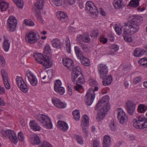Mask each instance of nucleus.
Here are the masks:
<instances>
[{
  "instance_id": "nucleus-55",
  "label": "nucleus",
  "mask_w": 147,
  "mask_h": 147,
  "mask_svg": "<svg viewBox=\"0 0 147 147\" xmlns=\"http://www.w3.org/2000/svg\"><path fill=\"white\" fill-rule=\"evenodd\" d=\"M142 78L141 77L139 76L135 78L133 82L134 84H136L141 81Z\"/></svg>"
},
{
  "instance_id": "nucleus-11",
  "label": "nucleus",
  "mask_w": 147,
  "mask_h": 147,
  "mask_svg": "<svg viewBox=\"0 0 147 147\" xmlns=\"http://www.w3.org/2000/svg\"><path fill=\"white\" fill-rule=\"evenodd\" d=\"M16 82L18 87L24 93H27L28 90L27 86L25 83L22 78L19 76L16 77Z\"/></svg>"
},
{
  "instance_id": "nucleus-49",
  "label": "nucleus",
  "mask_w": 147,
  "mask_h": 147,
  "mask_svg": "<svg viewBox=\"0 0 147 147\" xmlns=\"http://www.w3.org/2000/svg\"><path fill=\"white\" fill-rule=\"evenodd\" d=\"M109 48L111 50H113L115 51H117L119 49V46L116 44H112L111 45Z\"/></svg>"
},
{
  "instance_id": "nucleus-52",
  "label": "nucleus",
  "mask_w": 147,
  "mask_h": 147,
  "mask_svg": "<svg viewBox=\"0 0 147 147\" xmlns=\"http://www.w3.org/2000/svg\"><path fill=\"white\" fill-rule=\"evenodd\" d=\"M62 83L61 81L60 80H57L56 81V83L55 84L54 88H59L61 87V85Z\"/></svg>"
},
{
  "instance_id": "nucleus-51",
  "label": "nucleus",
  "mask_w": 147,
  "mask_h": 147,
  "mask_svg": "<svg viewBox=\"0 0 147 147\" xmlns=\"http://www.w3.org/2000/svg\"><path fill=\"white\" fill-rule=\"evenodd\" d=\"M1 73L2 77L3 80H4V79H8L7 73L4 69H1Z\"/></svg>"
},
{
  "instance_id": "nucleus-29",
  "label": "nucleus",
  "mask_w": 147,
  "mask_h": 147,
  "mask_svg": "<svg viewBox=\"0 0 147 147\" xmlns=\"http://www.w3.org/2000/svg\"><path fill=\"white\" fill-rule=\"evenodd\" d=\"M75 53L77 58L79 59H81L83 57V54L80 48L77 46L74 47Z\"/></svg>"
},
{
  "instance_id": "nucleus-56",
  "label": "nucleus",
  "mask_w": 147,
  "mask_h": 147,
  "mask_svg": "<svg viewBox=\"0 0 147 147\" xmlns=\"http://www.w3.org/2000/svg\"><path fill=\"white\" fill-rule=\"evenodd\" d=\"M105 79L106 81V83L109 85L112 81V79L111 75H109L108 76H107Z\"/></svg>"
},
{
  "instance_id": "nucleus-6",
  "label": "nucleus",
  "mask_w": 147,
  "mask_h": 147,
  "mask_svg": "<svg viewBox=\"0 0 147 147\" xmlns=\"http://www.w3.org/2000/svg\"><path fill=\"white\" fill-rule=\"evenodd\" d=\"M2 136L3 137H8L9 139L13 143L16 144L18 140L14 132L11 129L4 130L1 129L0 131Z\"/></svg>"
},
{
  "instance_id": "nucleus-22",
  "label": "nucleus",
  "mask_w": 147,
  "mask_h": 147,
  "mask_svg": "<svg viewBox=\"0 0 147 147\" xmlns=\"http://www.w3.org/2000/svg\"><path fill=\"white\" fill-rule=\"evenodd\" d=\"M30 128L34 131H39L40 129V127L34 121H31L29 123Z\"/></svg>"
},
{
  "instance_id": "nucleus-5",
  "label": "nucleus",
  "mask_w": 147,
  "mask_h": 147,
  "mask_svg": "<svg viewBox=\"0 0 147 147\" xmlns=\"http://www.w3.org/2000/svg\"><path fill=\"white\" fill-rule=\"evenodd\" d=\"M37 120L42 123L43 125L48 129L52 127V123L49 117L43 114H38L36 117Z\"/></svg>"
},
{
  "instance_id": "nucleus-12",
  "label": "nucleus",
  "mask_w": 147,
  "mask_h": 147,
  "mask_svg": "<svg viewBox=\"0 0 147 147\" xmlns=\"http://www.w3.org/2000/svg\"><path fill=\"white\" fill-rule=\"evenodd\" d=\"M17 23V21L14 17H9L7 20V25L11 32H13L16 30Z\"/></svg>"
},
{
  "instance_id": "nucleus-62",
  "label": "nucleus",
  "mask_w": 147,
  "mask_h": 147,
  "mask_svg": "<svg viewBox=\"0 0 147 147\" xmlns=\"http://www.w3.org/2000/svg\"><path fill=\"white\" fill-rule=\"evenodd\" d=\"M35 16L38 21L40 22L42 21V19L41 17V13L39 11L37 12L35 14Z\"/></svg>"
},
{
  "instance_id": "nucleus-40",
  "label": "nucleus",
  "mask_w": 147,
  "mask_h": 147,
  "mask_svg": "<svg viewBox=\"0 0 147 147\" xmlns=\"http://www.w3.org/2000/svg\"><path fill=\"white\" fill-rule=\"evenodd\" d=\"M66 47L67 52L69 53L71 52V44L69 38L67 37L66 39Z\"/></svg>"
},
{
  "instance_id": "nucleus-42",
  "label": "nucleus",
  "mask_w": 147,
  "mask_h": 147,
  "mask_svg": "<svg viewBox=\"0 0 147 147\" xmlns=\"http://www.w3.org/2000/svg\"><path fill=\"white\" fill-rule=\"evenodd\" d=\"M17 6L19 7L22 9L24 5L23 1L22 0H12Z\"/></svg>"
},
{
  "instance_id": "nucleus-15",
  "label": "nucleus",
  "mask_w": 147,
  "mask_h": 147,
  "mask_svg": "<svg viewBox=\"0 0 147 147\" xmlns=\"http://www.w3.org/2000/svg\"><path fill=\"white\" fill-rule=\"evenodd\" d=\"M109 106H108L107 109L99 108L98 109L100 111L96 116V119L97 121H100L103 119V118L105 117V114L109 110Z\"/></svg>"
},
{
  "instance_id": "nucleus-24",
  "label": "nucleus",
  "mask_w": 147,
  "mask_h": 147,
  "mask_svg": "<svg viewBox=\"0 0 147 147\" xmlns=\"http://www.w3.org/2000/svg\"><path fill=\"white\" fill-rule=\"evenodd\" d=\"M62 62L64 65L68 68L73 66L74 65L73 61L68 58H63Z\"/></svg>"
},
{
  "instance_id": "nucleus-26",
  "label": "nucleus",
  "mask_w": 147,
  "mask_h": 147,
  "mask_svg": "<svg viewBox=\"0 0 147 147\" xmlns=\"http://www.w3.org/2000/svg\"><path fill=\"white\" fill-rule=\"evenodd\" d=\"M46 0H37L36 3H34V6L39 11L42 9L43 5Z\"/></svg>"
},
{
  "instance_id": "nucleus-21",
  "label": "nucleus",
  "mask_w": 147,
  "mask_h": 147,
  "mask_svg": "<svg viewBox=\"0 0 147 147\" xmlns=\"http://www.w3.org/2000/svg\"><path fill=\"white\" fill-rule=\"evenodd\" d=\"M113 5L114 7L117 9H121L124 6L122 0H114Z\"/></svg>"
},
{
  "instance_id": "nucleus-59",
  "label": "nucleus",
  "mask_w": 147,
  "mask_h": 147,
  "mask_svg": "<svg viewBox=\"0 0 147 147\" xmlns=\"http://www.w3.org/2000/svg\"><path fill=\"white\" fill-rule=\"evenodd\" d=\"M51 78V77H50L49 76L47 75V77H45L43 78H42V82L44 83H47Z\"/></svg>"
},
{
  "instance_id": "nucleus-53",
  "label": "nucleus",
  "mask_w": 147,
  "mask_h": 147,
  "mask_svg": "<svg viewBox=\"0 0 147 147\" xmlns=\"http://www.w3.org/2000/svg\"><path fill=\"white\" fill-rule=\"evenodd\" d=\"M76 139L78 142L81 145L83 144V140L82 137L80 136L77 135L76 136Z\"/></svg>"
},
{
  "instance_id": "nucleus-41",
  "label": "nucleus",
  "mask_w": 147,
  "mask_h": 147,
  "mask_svg": "<svg viewBox=\"0 0 147 147\" xmlns=\"http://www.w3.org/2000/svg\"><path fill=\"white\" fill-rule=\"evenodd\" d=\"M139 63L144 67H147V57L142 58L138 61Z\"/></svg>"
},
{
  "instance_id": "nucleus-35",
  "label": "nucleus",
  "mask_w": 147,
  "mask_h": 147,
  "mask_svg": "<svg viewBox=\"0 0 147 147\" xmlns=\"http://www.w3.org/2000/svg\"><path fill=\"white\" fill-rule=\"evenodd\" d=\"M147 109V106L143 104H140L138 106L137 110L138 112L142 113L144 112Z\"/></svg>"
},
{
  "instance_id": "nucleus-64",
  "label": "nucleus",
  "mask_w": 147,
  "mask_h": 147,
  "mask_svg": "<svg viewBox=\"0 0 147 147\" xmlns=\"http://www.w3.org/2000/svg\"><path fill=\"white\" fill-rule=\"evenodd\" d=\"M25 23L26 25L29 26H32L34 25V23L32 21H28L26 20H25Z\"/></svg>"
},
{
  "instance_id": "nucleus-50",
  "label": "nucleus",
  "mask_w": 147,
  "mask_h": 147,
  "mask_svg": "<svg viewBox=\"0 0 147 147\" xmlns=\"http://www.w3.org/2000/svg\"><path fill=\"white\" fill-rule=\"evenodd\" d=\"M3 80L5 88L7 90L9 89L10 88V86L8 80V79H4Z\"/></svg>"
},
{
  "instance_id": "nucleus-23",
  "label": "nucleus",
  "mask_w": 147,
  "mask_h": 147,
  "mask_svg": "<svg viewBox=\"0 0 147 147\" xmlns=\"http://www.w3.org/2000/svg\"><path fill=\"white\" fill-rule=\"evenodd\" d=\"M123 33V37L125 40L128 42H131L133 40L132 36H131L132 34H130L126 30H124Z\"/></svg>"
},
{
  "instance_id": "nucleus-44",
  "label": "nucleus",
  "mask_w": 147,
  "mask_h": 147,
  "mask_svg": "<svg viewBox=\"0 0 147 147\" xmlns=\"http://www.w3.org/2000/svg\"><path fill=\"white\" fill-rule=\"evenodd\" d=\"M44 52L47 54H49L51 52V49L48 44L46 45L44 48Z\"/></svg>"
},
{
  "instance_id": "nucleus-38",
  "label": "nucleus",
  "mask_w": 147,
  "mask_h": 147,
  "mask_svg": "<svg viewBox=\"0 0 147 147\" xmlns=\"http://www.w3.org/2000/svg\"><path fill=\"white\" fill-rule=\"evenodd\" d=\"M140 0H131L129 2V5L131 7H136L139 6V1Z\"/></svg>"
},
{
  "instance_id": "nucleus-54",
  "label": "nucleus",
  "mask_w": 147,
  "mask_h": 147,
  "mask_svg": "<svg viewBox=\"0 0 147 147\" xmlns=\"http://www.w3.org/2000/svg\"><path fill=\"white\" fill-rule=\"evenodd\" d=\"M40 147H53V146L47 142L44 141L41 143Z\"/></svg>"
},
{
  "instance_id": "nucleus-4",
  "label": "nucleus",
  "mask_w": 147,
  "mask_h": 147,
  "mask_svg": "<svg viewBox=\"0 0 147 147\" xmlns=\"http://www.w3.org/2000/svg\"><path fill=\"white\" fill-rule=\"evenodd\" d=\"M134 126L136 128L144 129L147 127V118L142 115H138L133 120Z\"/></svg>"
},
{
  "instance_id": "nucleus-8",
  "label": "nucleus",
  "mask_w": 147,
  "mask_h": 147,
  "mask_svg": "<svg viewBox=\"0 0 147 147\" xmlns=\"http://www.w3.org/2000/svg\"><path fill=\"white\" fill-rule=\"evenodd\" d=\"M95 94L92 88H90L87 91L85 97V101L86 104L90 105L94 99Z\"/></svg>"
},
{
  "instance_id": "nucleus-10",
  "label": "nucleus",
  "mask_w": 147,
  "mask_h": 147,
  "mask_svg": "<svg viewBox=\"0 0 147 147\" xmlns=\"http://www.w3.org/2000/svg\"><path fill=\"white\" fill-rule=\"evenodd\" d=\"M25 80L26 81L28 80L30 84L33 86H36L38 83L37 79L29 70H28L26 71Z\"/></svg>"
},
{
  "instance_id": "nucleus-39",
  "label": "nucleus",
  "mask_w": 147,
  "mask_h": 147,
  "mask_svg": "<svg viewBox=\"0 0 147 147\" xmlns=\"http://www.w3.org/2000/svg\"><path fill=\"white\" fill-rule=\"evenodd\" d=\"M109 126L110 129L112 131H115L116 129V125L113 119L111 121Z\"/></svg>"
},
{
  "instance_id": "nucleus-9",
  "label": "nucleus",
  "mask_w": 147,
  "mask_h": 147,
  "mask_svg": "<svg viewBox=\"0 0 147 147\" xmlns=\"http://www.w3.org/2000/svg\"><path fill=\"white\" fill-rule=\"evenodd\" d=\"M98 71L100 77L102 80L105 79L108 72L107 67L106 65L100 63L98 65Z\"/></svg>"
},
{
  "instance_id": "nucleus-31",
  "label": "nucleus",
  "mask_w": 147,
  "mask_h": 147,
  "mask_svg": "<svg viewBox=\"0 0 147 147\" xmlns=\"http://www.w3.org/2000/svg\"><path fill=\"white\" fill-rule=\"evenodd\" d=\"M88 117L86 115H84L82 117L81 125L82 126H86L89 124Z\"/></svg>"
},
{
  "instance_id": "nucleus-27",
  "label": "nucleus",
  "mask_w": 147,
  "mask_h": 147,
  "mask_svg": "<svg viewBox=\"0 0 147 147\" xmlns=\"http://www.w3.org/2000/svg\"><path fill=\"white\" fill-rule=\"evenodd\" d=\"M57 125L59 127L64 131H66L69 128L66 122L63 121H58Z\"/></svg>"
},
{
  "instance_id": "nucleus-48",
  "label": "nucleus",
  "mask_w": 147,
  "mask_h": 147,
  "mask_svg": "<svg viewBox=\"0 0 147 147\" xmlns=\"http://www.w3.org/2000/svg\"><path fill=\"white\" fill-rule=\"evenodd\" d=\"M116 33L119 35H120L122 32V29L121 28H120L118 27L117 24L115 25V26L114 27Z\"/></svg>"
},
{
  "instance_id": "nucleus-45",
  "label": "nucleus",
  "mask_w": 147,
  "mask_h": 147,
  "mask_svg": "<svg viewBox=\"0 0 147 147\" xmlns=\"http://www.w3.org/2000/svg\"><path fill=\"white\" fill-rule=\"evenodd\" d=\"M80 46L82 48V49L86 52L88 51V48L87 46L85 44H83L82 43H79Z\"/></svg>"
},
{
  "instance_id": "nucleus-18",
  "label": "nucleus",
  "mask_w": 147,
  "mask_h": 147,
  "mask_svg": "<svg viewBox=\"0 0 147 147\" xmlns=\"http://www.w3.org/2000/svg\"><path fill=\"white\" fill-rule=\"evenodd\" d=\"M81 70L80 67L78 66H77L76 67L74 68L73 69L71 80L72 82L74 83L76 82L75 80L81 74L80 72Z\"/></svg>"
},
{
  "instance_id": "nucleus-19",
  "label": "nucleus",
  "mask_w": 147,
  "mask_h": 147,
  "mask_svg": "<svg viewBox=\"0 0 147 147\" xmlns=\"http://www.w3.org/2000/svg\"><path fill=\"white\" fill-rule=\"evenodd\" d=\"M119 69L121 72L120 75L121 76H123L129 71L130 67L128 65H122L119 67Z\"/></svg>"
},
{
  "instance_id": "nucleus-43",
  "label": "nucleus",
  "mask_w": 147,
  "mask_h": 147,
  "mask_svg": "<svg viewBox=\"0 0 147 147\" xmlns=\"http://www.w3.org/2000/svg\"><path fill=\"white\" fill-rule=\"evenodd\" d=\"M55 91L58 94L62 95L64 94L65 92L64 88L63 87H60L57 89H54Z\"/></svg>"
},
{
  "instance_id": "nucleus-34",
  "label": "nucleus",
  "mask_w": 147,
  "mask_h": 147,
  "mask_svg": "<svg viewBox=\"0 0 147 147\" xmlns=\"http://www.w3.org/2000/svg\"><path fill=\"white\" fill-rule=\"evenodd\" d=\"M81 60L82 63L84 65L86 66H88L90 64V60L89 59L86 58L84 56L82 59H80Z\"/></svg>"
},
{
  "instance_id": "nucleus-63",
  "label": "nucleus",
  "mask_w": 147,
  "mask_h": 147,
  "mask_svg": "<svg viewBox=\"0 0 147 147\" xmlns=\"http://www.w3.org/2000/svg\"><path fill=\"white\" fill-rule=\"evenodd\" d=\"M47 75H48L47 73L45 71H42L40 73V76L41 79L43 78L44 77H47Z\"/></svg>"
},
{
  "instance_id": "nucleus-3",
  "label": "nucleus",
  "mask_w": 147,
  "mask_h": 147,
  "mask_svg": "<svg viewBox=\"0 0 147 147\" xmlns=\"http://www.w3.org/2000/svg\"><path fill=\"white\" fill-rule=\"evenodd\" d=\"M86 9L87 11L90 12V14L97 16L99 12L103 16H105L106 13L102 8H100L98 11L94 4L91 1H88L86 4Z\"/></svg>"
},
{
  "instance_id": "nucleus-13",
  "label": "nucleus",
  "mask_w": 147,
  "mask_h": 147,
  "mask_svg": "<svg viewBox=\"0 0 147 147\" xmlns=\"http://www.w3.org/2000/svg\"><path fill=\"white\" fill-rule=\"evenodd\" d=\"M118 119L119 120V122L121 124L126 123L128 120V117L126 114L124 112L123 109L120 108L118 109Z\"/></svg>"
},
{
  "instance_id": "nucleus-25",
  "label": "nucleus",
  "mask_w": 147,
  "mask_h": 147,
  "mask_svg": "<svg viewBox=\"0 0 147 147\" xmlns=\"http://www.w3.org/2000/svg\"><path fill=\"white\" fill-rule=\"evenodd\" d=\"M111 139L110 136L105 135L103 140V147H109L111 145Z\"/></svg>"
},
{
  "instance_id": "nucleus-17",
  "label": "nucleus",
  "mask_w": 147,
  "mask_h": 147,
  "mask_svg": "<svg viewBox=\"0 0 147 147\" xmlns=\"http://www.w3.org/2000/svg\"><path fill=\"white\" fill-rule=\"evenodd\" d=\"M56 15L59 21L61 22L66 23L69 20L68 17L64 12L58 11L57 12Z\"/></svg>"
},
{
  "instance_id": "nucleus-60",
  "label": "nucleus",
  "mask_w": 147,
  "mask_h": 147,
  "mask_svg": "<svg viewBox=\"0 0 147 147\" xmlns=\"http://www.w3.org/2000/svg\"><path fill=\"white\" fill-rule=\"evenodd\" d=\"M82 131L83 133L84 134V135L86 137H87L88 134V131L87 128L86 126H82Z\"/></svg>"
},
{
  "instance_id": "nucleus-2",
  "label": "nucleus",
  "mask_w": 147,
  "mask_h": 147,
  "mask_svg": "<svg viewBox=\"0 0 147 147\" xmlns=\"http://www.w3.org/2000/svg\"><path fill=\"white\" fill-rule=\"evenodd\" d=\"M35 60L38 63L42 64L45 69L51 67L52 65L51 59L47 55H43L41 53H36L34 55Z\"/></svg>"
},
{
  "instance_id": "nucleus-28",
  "label": "nucleus",
  "mask_w": 147,
  "mask_h": 147,
  "mask_svg": "<svg viewBox=\"0 0 147 147\" xmlns=\"http://www.w3.org/2000/svg\"><path fill=\"white\" fill-rule=\"evenodd\" d=\"M4 40L3 43V47L4 51L6 52H7L10 46V42L9 41L8 39L4 37Z\"/></svg>"
},
{
  "instance_id": "nucleus-33",
  "label": "nucleus",
  "mask_w": 147,
  "mask_h": 147,
  "mask_svg": "<svg viewBox=\"0 0 147 147\" xmlns=\"http://www.w3.org/2000/svg\"><path fill=\"white\" fill-rule=\"evenodd\" d=\"M52 45L54 47L59 48L60 47V41L59 39L56 38L53 39L52 41Z\"/></svg>"
},
{
  "instance_id": "nucleus-32",
  "label": "nucleus",
  "mask_w": 147,
  "mask_h": 147,
  "mask_svg": "<svg viewBox=\"0 0 147 147\" xmlns=\"http://www.w3.org/2000/svg\"><path fill=\"white\" fill-rule=\"evenodd\" d=\"M1 10V11H5L9 7V4L7 3L1 1L0 2Z\"/></svg>"
},
{
  "instance_id": "nucleus-47",
  "label": "nucleus",
  "mask_w": 147,
  "mask_h": 147,
  "mask_svg": "<svg viewBox=\"0 0 147 147\" xmlns=\"http://www.w3.org/2000/svg\"><path fill=\"white\" fill-rule=\"evenodd\" d=\"M18 137L19 140L21 142H23L24 141V136L21 131L19 132L18 134Z\"/></svg>"
},
{
  "instance_id": "nucleus-14",
  "label": "nucleus",
  "mask_w": 147,
  "mask_h": 147,
  "mask_svg": "<svg viewBox=\"0 0 147 147\" xmlns=\"http://www.w3.org/2000/svg\"><path fill=\"white\" fill-rule=\"evenodd\" d=\"M26 40L29 43L32 44L37 41V38L36 33L33 32H30L27 33L25 36Z\"/></svg>"
},
{
  "instance_id": "nucleus-7",
  "label": "nucleus",
  "mask_w": 147,
  "mask_h": 147,
  "mask_svg": "<svg viewBox=\"0 0 147 147\" xmlns=\"http://www.w3.org/2000/svg\"><path fill=\"white\" fill-rule=\"evenodd\" d=\"M109 98L107 95H106L103 97L102 99L99 101L96 105L95 109L96 110L100 108L103 109H107L108 106H109V109L110 108V105L109 103Z\"/></svg>"
},
{
  "instance_id": "nucleus-57",
  "label": "nucleus",
  "mask_w": 147,
  "mask_h": 147,
  "mask_svg": "<svg viewBox=\"0 0 147 147\" xmlns=\"http://www.w3.org/2000/svg\"><path fill=\"white\" fill-rule=\"evenodd\" d=\"M85 81L84 78L83 76L81 75V76L79 78L78 80L76 82L78 83H79L81 84H84L85 83Z\"/></svg>"
},
{
  "instance_id": "nucleus-16",
  "label": "nucleus",
  "mask_w": 147,
  "mask_h": 147,
  "mask_svg": "<svg viewBox=\"0 0 147 147\" xmlns=\"http://www.w3.org/2000/svg\"><path fill=\"white\" fill-rule=\"evenodd\" d=\"M135 104L132 101H130L126 102V109L130 115L133 114L135 110Z\"/></svg>"
},
{
  "instance_id": "nucleus-30",
  "label": "nucleus",
  "mask_w": 147,
  "mask_h": 147,
  "mask_svg": "<svg viewBox=\"0 0 147 147\" xmlns=\"http://www.w3.org/2000/svg\"><path fill=\"white\" fill-rule=\"evenodd\" d=\"M143 51V49L140 48H137L134 51V55L135 57H139L142 55H144Z\"/></svg>"
},
{
  "instance_id": "nucleus-1",
  "label": "nucleus",
  "mask_w": 147,
  "mask_h": 147,
  "mask_svg": "<svg viewBox=\"0 0 147 147\" xmlns=\"http://www.w3.org/2000/svg\"><path fill=\"white\" fill-rule=\"evenodd\" d=\"M131 19L128 21L127 23H125L123 26L124 30L130 34H133L138 31L139 26L143 20L142 17L139 16H132Z\"/></svg>"
},
{
  "instance_id": "nucleus-37",
  "label": "nucleus",
  "mask_w": 147,
  "mask_h": 147,
  "mask_svg": "<svg viewBox=\"0 0 147 147\" xmlns=\"http://www.w3.org/2000/svg\"><path fill=\"white\" fill-rule=\"evenodd\" d=\"M33 138V140L32 141V144L38 145L40 143V140L38 136L34 135Z\"/></svg>"
},
{
  "instance_id": "nucleus-36",
  "label": "nucleus",
  "mask_w": 147,
  "mask_h": 147,
  "mask_svg": "<svg viewBox=\"0 0 147 147\" xmlns=\"http://www.w3.org/2000/svg\"><path fill=\"white\" fill-rule=\"evenodd\" d=\"M72 114L74 116V119L76 121H78L80 118V112L78 110H76L73 111Z\"/></svg>"
},
{
  "instance_id": "nucleus-58",
  "label": "nucleus",
  "mask_w": 147,
  "mask_h": 147,
  "mask_svg": "<svg viewBox=\"0 0 147 147\" xmlns=\"http://www.w3.org/2000/svg\"><path fill=\"white\" fill-rule=\"evenodd\" d=\"M83 41L87 43H90V39L89 38V35H85L83 36Z\"/></svg>"
},
{
  "instance_id": "nucleus-20",
  "label": "nucleus",
  "mask_w": 147,
  "mask_h": 147,
  "mask_svg": "<svg viewBox=\"0 0 147 147\" xmlns=\"http://www.w3.org/2000/svg\"><path fill=\"white\" fill-rule=\"evenodd\" d=\"M52 102L53 105L58 108H64L65 107L64 104L57 98H53L52 99Z\"/></svg>"
},
{
  "instance_id": "nucleus-61",
  "label": "nucleus",
  "mask_w": 147,
  "mask_h": 147,
  "mask_svg": "<svg viewBox=\"0 0 147 147\" xmlns=\"http://www.w3.org/2000/svg\"><path fill=\"white\" fill-rule=\"evenodd\" d=\"M98 34L99 33L97 30H94L92 31L90 36L91 37H96L98 35Z\"/></svg>"
},
{
  "instance_id": "nucleus-46",
  "label": "nucleus",
  "mask_w": 147,
  "mask_h": 147,
  "mask_svg": "<svg viewBox=\"0 0 147 147\" xmlns=\"http://www.w3.org/2000/svg\"><path fill=\"white\" fill-rule=\"evenodd\" d=\"M53 1L56 6H59L62 5L64 0H55Z\"/></svg>"
}]
</instances>
